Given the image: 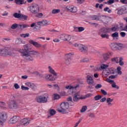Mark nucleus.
Listing matches in <instances>:
<instances>
[{
  "label": "nucleus",
  "mask_w": 127,
  "mask_h": 127,
  "mask_svg": "<svg viewBox=\"0 0 127 127\" xmlns=\"http://www.w3.org/2000/svg\"><path fill=\"white\" fill-rule=\"evenodd\" d=\"M101 92L103 94V95H104V96H107V95L108 94L107 93V92L106 91H105V90H104V89H101Z\"/></svg>",
  "instance_id": "57"
},
{
  "label": "nucleus",
  "mask_w": 127,
  "mask_h": 127,
  "mask_svg": "<svg viewBox=\"0 0 127 127\" xmlns=\"http://www.w3.org/2000/svg\"><path fill=\"white\" fill-rule=\"evenodd\" d=\"M31 49H32V48L31 47L29 44H26L23 47V51H20L21 53L23 54L24 58L28 61H33V56H39L40 55L39 52Z\"/></svg>",
  "instance_id": "1"
},
{
  "label": "nucleus",
  "mask_w": 127,
  "mask_h": 127,
  "mask_svg": "<svg viewBox=\"0 0 127 127\" xmlns=\"http://www.w3.org/2000/svg\"><path fill=\"white\" fill-rule=\"evenodd\" d=\"M15 44H16V45H19V44H25V41L20 38H18L16 39Z\"/></svg>",
  "instance_id": "20"
},
{
  "label": "nucleus",
  "mask_w": 127,
  "mask_h": 127,
  "mask_svg": "<svg viewBox=\"0 0 127 127\" xmlns=\"http://www.w3.org/2000/svg\"><path fill=\"white\" fill-rule=\"evenodd\" d=\"M112 56H113V53L108 52L103 54V59L104 60L107 61L110 57H112Z\"/></svg>",
  "instance_id": "19"
},
{
  "label": "nucleus",
  "mask_w": 127,
  "mask_h": 127,
  "mask_svg": "<svg viewBox=\"0 0 127 127\" xmlns=\"http://www.w3.org/2000/svg\"><path fill=\"white\" fill-rule=\"evenodd\" d=\"M102 88V85L98 84L95 86V89H101Z\"/></svg>",
  "instance_id": "58"
},
{
  "label": "nucleus",
  "mask_w": 127,
  "mask_h": 127,
  "mask_svg": "<svg viewBox=\"0 0 127 127\" xmlns=\"http://www.w3.org/2000/svg\"><path fill=\"white\" fill-rule=\"evenodd\" d=\"M112 62H114L115 63H117V64H119V58H114L112 59Z\"/></svg>",
  "instance_id": "37"
},
{
  "label": "nucleus",
  "mask_w": 127,
  "mask_h": 127,
  "mask_svg": "<svg viewBox=\"0 0 127 127\" xmlns=\"http://www.w3.org/2000/svg\"><path fill=\"white\" fill-rule=\"evenodd\" d=\"M112 37L113 38H115L116 37H119V33L117 32H116L114 33H113L111 35Z\"/></svg>",
  "instance_id": "40"
},
{
  "label": "nucleus",
  "mask_w": 127,
  "mask_h": 127,
  "mask_svg": "<svg viewBox=\"0 0 127 127\" xmlns=\"http://www.w3.org/2000/svg\"><path fill=\"white\" fill-rule=\"evenodd\" d=\"M29 43H30V44H32L36 48H40V47H41V44L32 40H29Z\"/></svg>",
  "instance_id": "16"
},
{
  "label": "nucleus",
  "mask_w": 127,
  "mask_h": 127,
  "mask_svg": "<svg viewBox=\"0 0 127 127\" xmlns=\"http://www.w3.org/2000/svg\"><path fill=\"white\" fill-rule=\"evenodd\" d=\"M27 27H29V25L25 24H19L18 28H20L21 29H24V28H26Z\"/></svg>",
  "instance_id": "28"
},
{
  "label": "nucleus",
  "mask_w": 127,
  "mask_h": 127,
  "mask_svg": "<svg viewBox=\"0 0 127 127\" xmlns=\"http://www.w3.org/2000/svg\"><path fill=\"white\" fill-rule=\"evenodd\" d=\"M114 99H111V98H107L106 99V103L108 104V106L111 107L113 106V104L112 102H113Z\"/></svg>",
  "instance_id": "25"
},
{
  "label": "nucleus",
  "mask_w": 127,
  "mask_h": 127,
  "mask_svg": "<svg viewBox=\"0 0 127 127\" xmlns=\"http://www.w3.org/2000/svg\"><path fill=\"white\" fill-rule=\"evenodd\" d=\"M61 108H58L57 111L62 114H66V111L69 109V103L68 102H63L61 104Z\"/></svg>",
  "instance_id": "4"
},
{
  "label": "nucleus",
  "mask_w": 127,
  "mask_h": 127,
  "mask_svg": "<svg viewBox=\"0 0 127 127\" xmlns=\"http://www.w3.org/2000/svg\"><path fill=\"white\" fill-rule=\"evenodd\" d=\"M77 88H79V85L77 84L76 86H72L70 85H68L67 86L65 87V89H68V93L69 94H70V95H73V91L75 89H77Z\"/></svg>",
  "instance_id": "9"
},
{
  "label": "nucleus",
  "mask_w": 127,
  "mask_h": 127,
  "mask_svg": "<svg viewBox=\"0 0 127 127\" xmlns=\"http://www.w3.org/2000/svg\"><path fill=\"white\" fill-rule=\"evenodd\" d=\"M106 101H107V98L106 97H103L100 100L101 103H104V102H106Z\"/></svg>",
  "instance_id": "62"
},
{
  "label": "nucleus",
  "mask_w": 127,
  "mask_h": 127,
  "mask_svg": "<svg viewBox=\"0 0 127 127\" xmlns=\"http://www.w3.org/2000/svg\"><path fill=\"white\" fill-rule=\"evenodd\" d=\"M86 111H87V107L84 106L82 108V109L80 110V112L81 113H84V112H86Z\"/></svg>",
  "instance_id": "52"
},
{
  "label": "nucleus",
  "mask_w": 127,
  "mask_h": 127,
  "mask_svg": "<svg viewBox=\"0 0 127 127\" xmlns=\"http://www.w3.org/2000/svg\"><path fill=\"white\" fill-rule=\"evenodd\" d=\"M49 96L48 94L45 93L43 95H39L36 97V101L39 104H46L47 103Z\"/></svg>",
  "instance_id": "3"
},
{
  "label": "nucleus",
  "mask_w": 127,
  "mask_h": 127,
  "mask_svg": "<svg viewBox=\"0 0 127 127\" xmlns=\"http://www.w3.org/2000/svg\"><path fill=\"white\" fill-rule=\"evenodd\" d=\"M15 54L10 46H0V55L1 56H13Z\"/></svg>",
  "instance_id": "2"
},
{
  "label": "nucleus",
  "mask_w": 127,
  "mask_h": 127,
  "mask_svg": "<svg viewBox=\"0 0 127 127\" xmlns=\"http://www.w3.org/2000/svg\"><path fill=\"white\" fill-rule=\"evenodd\" d=\"M21 14L15 13L13 14V16L15 18H20Z\"/></svg>",
  "instance_id": "45"
},
{
  "label": "nucleus",
  "mask_w": 127,
  "mask_h": 127,
  "mask_svg": "<svg viewBox=\"0 0 127 127\" xmlns=\"http://www.w3.org/2000/svg\"><path fill=\"white\" fill-rule=\"evenodd\" d=\"M60 38L62 40H64V41H68L71 40V36L67 34H63L60 36Z\"/></svg>",
  "instance_id": "12"
},
{
  "label": "nucleus",
  "mask_w": 127,
  "mask_h": 127,
  "mask_svg": "<svg viewBox=\"0 0 127 127\" xmlns=\"http://www.w3.org/2000/svg\"><path fill=\"white\" fill-rule=\"evenodd\" d=\"M110 29H111L110 28H102L100 29L99 32V35H101V34H104V33L110 32V31H111Z\"/></svg>",
  "instance_id": "14"
},
{
  "label": "nucleus",
  "mask_w": 127,
  "mask_h": 127,
  "mask_svg": "<svg viewBox=\"0 0 127 127\" xmlns=\"http://www.w3.org/2000/svg\"><path fill=\"white\" fill-rule=\"evenodd\" d=\"M110 47L112 50H117V43L111 44Z\"/></svg>",
  "instance_id": "31"
},
{
  "label": "nucleus",
  "mask_w": 127,
  "mask_h": 127,
  "mask_svg": "<svg viewBox=\"0 0 127 127\" xmlns=\"http://www.w3.org/2000/svg\"><path fill=\"white\" fill-rule=\"evenodd\" d=\"M39 5L37 4H33L28 8V10L33 14H36L39 12Z\"/></svg>",
  "instance_id": "5"
},
{
  "label": "nucleus",
  "mask_w": 127,
  "mask_h": 127,
  "mask_svg": "<svg viewBox=\"0 0 127 127\" xmlns=\"http://www.w3.org/2000/svg\"><path fill=\"white\" fill-rule=\"evenodd\" d=\"M125 12V8H122L121 9H119L117 12L118 14H120L121 15L124 14V12Z\"/></svg>",
  "instance_id": "33"
},
{
  "label": "nucleus",
  "mask_w": 127,
  "mask_h": 127,
  "mask_svg": "<svg viewBox=\"0 0 127 127\" xmlns=\"http://www.w3.org/2000/svg\"><path fill=\"white\" fill-rule=\"evenodd\" d=\"M8 108L9 109H16L17 108V103L14 100H11L8 103Z\"/></svg>",
  "instance_id": "10"
},
{
  "label": "nucleus",
  "mask_w": 127,
  "mask_h": 127,
  "mask_svg": "<svg viewBox=\"0 0 127 127\" xmlns=\"http://www.w3.org/2000/svg\"><path fill=\"white\" fill-rule=\"evenodd\" d=\"M30 122V119L25 118L22 119L20 122V124L21 125V126H24L25 127H26L28 125H29V122Z\"/></svg>",
  "instance_id": "13"
},
{
  "label": "nucleus",
  "mask_w": 127,
  "mask_h": 127,
  "mask_svg": "<svg viewBox=\"0 0 127 127\" xmlns=\"http://www.w3.org/2000/svg\"><path fill=\"white\" fill-rule=\"evenodd\" d=\"M10 39L8 38H4L2 39V41H4V42H6V41H9Z\"/></svg>",
  "instance_id": "59"
},
{
  "label": "nucleus",
  "mask_w": 127,
  "mask_h": 127,
  "mask_svg": "<svg viewBox=\"0 0 127 127\" xmlns=\"http://www.w3.org/2000/svg\"><path fill=\"white\" fill-rule=\"evenodd\" d=\"M110 79H116V78H118V74L113 75L109 76Z\"/></svg>",
  "instance_id": "56"
},
{
  "label": "nucleus",
  "mask_w": 127,
  "mask_h": 127,
  "mask_svg": "<svg viewBox=\"0 0 127 127\" xmlns=\"http://www.w3.org/2000/svg\"><path fill=\"white\" fill-rule=\"evenodd\" d=\"M109 71L110 74H115V69L113 68L109 69Z\"/></svg>",
  "instance_id": "54"
},
{
  "label": "nucleus",
  "mask_w": 127,
  "mask_h": 127,
  "mask_svg": "<svg viewBox=\"0 0 127 127\" xmlns=\"http://www.w3.org/2000/svg\"><path fill=\"white\" fill-rule=\"evenodd\" d=\"M116 46H117V50L123 49V48L125 47V45H124V44L120 43H117Z\"/></svg>",
  "instance_id": "26"
},
{
  "label": "nucleus",
  "mask_w": 127,
  "mask_h": 127,
  "mask_svg": "<svg viewBox=\"0 0 127 127\" xmlns=\"http://www.w3.org/2000/svg\"><path fill=\"white\" fill-rule=\"evenodd\" d=\"M56 114V111L54 109H52L51 111H50V115L51 116H54Z\"/></svg>",
  "instance_id": "46"
},
{
  "label": "nucleus",
  "mask_w": 127,
  "mask_h": 127,
  "mask_svg": "<svg viewBox=\"0 0 127 127\" xmlns=\"http://www.w3.org/2000/svg\"><path fill=\"white\" fill-rule=\"evenodd\" d=\"M20 119V118L19 116H14L10 120V123L11 124H15L17 123Z\"/></svg>",
  "instance_id": "17"
},
{
  "label": "nucleus",
  "mask_w": 127,
  "mask_h": 127,
  "mask_svg": "<svg viewBox=\"0 0 127 127\" xmlns=\"http://www.w3.org/2000/svg\"><path fill=\"white\" fill-rule=\"evenodd\" d=\"M110 29V31H117V27H113L112 28Z\"/></svg>",
  "instance_id": "63"
},
{
  "label": "nucleus",
  "mask_w": 127,
  "mask_h": 127,
  "mask_svg": "<svg viewBox=\"0 0 127 127\" xmlns=\"http://www.w3.org/2000/svg\"><path fill=\"white\" fill-rule=\"evenodd\" d=\"M123 60H124V59H123V58H120L118 63L119 64V65H120V66H123L124 64H125Z\"/></svg>",
  "instance_id": "36"
},
{
  "label": "nucleus",
  "mask_w": 127,
  "mask_h": 127,
  "mask_svg": "<svg viewBox=\"0 0 127 127\" xmlns=\"http://www.w3.org/2000/svg\"><path fill=\"white\" fill-rule=\"evenodd\" d=\"M120 1L123 4H127V0H121Z\"/></svg>",
  "instance_id": "61"
},
{
  "label": "nucleus",
  "mask_w": 127,
  "mask_h": 127,
  "mask_svg": "<svg viewBox=\"0 0 127 127\" xmlns=\"http://www.w3.org/2000/svg\"><path fill=\"white\" fill-rule=\"evenodd\" d=\"M20 19H22L23 20H26L27 19V16L21 14L20 16Z\"/></svg>",
  "instance_id": "35"
},
{
  "label": "nucleus",
  "mask_w": 127,
  "mask_h": 127,
  "mask_svg": "<svg viewBox=\"0 0 127 127\" xmlns=\"http://www.w3.org/2000/svg\"><path fill=\"white\" fill-rule=\"evenodd\" d=\"M30 36V34L29 33H26V34H21L20 36L22 38H26V37H29Z\"/></svg>",
  "instance_id": "32"
},
{
  "label": "nucleus",
  "mask_w": 127,
  "mask_h": 127,
  "mask_svg": "<svg viewBox=\"0 0 127 127\" xmlns=\"http://www.w3.org/2000/svg\"><path fill=\"white\" fill-rule=\"evenodd\" d=\"M91 96H92V94L88 93L87 95L81 96L80 93L77 92L74 95L73 100L74 102H78L79 100H84V99L91 97Z\"/></svg>",
  "instance_id": "6"
},
{
  "label": "nucleus",
  "mask_w": 127,
  "mask_h": 127,
  "mask_svg": "<svg viewBox=\"0 0 127 127\" xmlns=\"http://www.w3.org/2000/svg\"><path fill=\"white\" fill-rule=\"evenodd\" d=\"M110 71H109V69L108 70H104L103 72V75H106V76H109V75H110Z\"/></svg>",
  "instance_id": "47"
},
{
  "label": "nucleus",
  "mask_w": 127,
  "mask_h": 127,
  "mask_svg": "<svg viewBox=\"0 0 127 127\" xmlns=\"http://www.w3.org/2000/svg\"><path fill=\"white\" fill-rule=\"evenodd\" d=\"M48 71L50 73H51V74H53V75H54V76H57V73H56V72H55V70L53 69L51 66H48Z\"/></svg>",
  "instance_id": "24"
},
{
  "label": "nucleus",
  "mask_w": 127,
  "mask_h": 127,
  "mask_svg": "<svg viewBox=\"0 0 127 127\" xmlns=\"http://www.w3.org/2000/svg\"><path fill=\"white\" fill-rule=\"evenodd\" d=\"M108 2L109 3V4H112V3L115 2V0H109L108 1Z\"/></svg>",
  "instance_id": "64"
},
{
  "label": "nucleus",
  "mask_w": 127,
  "mask_h": 127,
  "mask_svg": "<svg viewBox=\"0 0 127 127\" xmlns=\"http://www.w3.org/2000/svg\"><path fill=\"white\" fill-rule=\"evenodd\" d=\"M109 67V65L108 64H102L101 65V68L104 70V69H106V68H108Z\"/></svg>",
  "instance_id": "50"
},
{
  "label": "nucleus",
  "mask_w": 127,
  "mask_h": 127,
  "mask_svg": "<svg viewBox=\"0 0 127 127\" xmlns=\"http://www.w3.org/2000/svg\"><path fill=\"white\" fill-rule=\"evenodd\" d=\"M45 79L47 81H55L56 79L51 74H47L45 76Z\"/></svg>",
  "instance_id": "21"
},
{
  "label": "nucleus",
  "mask_w": 127,
  "mask_h": 127,
  "mask_svg": "<svg viewBox=\"0 0 127 127\" xmlns=\"http://www.w3.org/2000/svg\"><path fill=\"white\" fill-rule=\"evenodd\" d=\"M59 12H60V9H54L52 10V13H53V14H56V13H59Z\"/></svg>",
  "instance_id": "38"
},
{
  "label": "nucleus",
  "mask_w": 127,
  "mask_h": 127,
  "mask_svg": "<svg viewBox=\"0 0 127 127\" xmlns=\"http://www.w3.org/2000/svg\"><path fill=\"white\" fill-rule=\"evenodd\" d=\"M117 71H118V74H119V75H122V74H123V72H122V67H121V66H118L117 68Z\"/></svg>",
  "instance_id": "39"
},
{
  "label": "nucleus",
  "mask_w": 127,
  "mask_h": 127,
  "mask_svg": "<svg viewBox=\"0 0 127 127\" xmlns=\"http://www.w3.org/2000/svg\"><path fill=\"white\" fill-rule=\"evenodd\" d=\"M112 86L113 87V88H116V89H119L120 88L119 86L117 85L115 82H113L112 84Z\"/></svg>",
  "instance_id": "53"
},
{
  "label": "nucleus",
  "mask_w": 127,
  "mask_h": 127,
  "mask_svg": "<svg viewBox=\"0 0 127 127\" xmlns=\"http://www.w3.org/2000/svg\"><path fill=\"white\" fill-rule=\"evenodd\" d=\"M53 97L54 100H58V99H60V95L57 94H55L54 95H53Z\"/></svg>",
  "instance_id": "42"
},
{
  "label": "nucleus",
  "mask_w": 127,
  "mask_h": 127,
  "mask_svg": "<svg viewBox=\"0 0 127 127\" xmlns=\"http://www.w3.org/2000/svg\"><path fill=\"white\" fill-rule=\"evenodd\" d=\"M7 119V115L4 113H1L0 114V125L2 126L3 123L6 121Z\"/></svg>",
  "instance_id": "7"
},
{
  "label": "nucleus",
  "mask_w": 127,
  "mask_h": 127,
  "mask_svg": "<svg viewBox=\"0 0 127 127\" xmlns=\"http://www.w3.org/2000/svg\"><path fill=\"white\" fill-rule=\"evenodd\" d=\"M88 61H89V59L88 58H84L81 60V62H88Z\"/></svg>",
  "instance_id": "60"
},
{
  "label": "nucleus",
  "mask_w": 127,
  "mask_h": 127,
  "mask_svg": "<svg viewBox=\"0 0 127 127\" xmlns=\"http://www.w3.org/2000/svg\"><path fill=\"white\" fill-rule=\"evenodd\" d=\"M69 44H70L71 45H72V46H74V47H80V45L77 43L73 44L72 42H69Z\"/></svg>",
  "instance_id": "48"
},
{
  "label": "nucleus",
  "mask_w": 127,
  "mask_h": 127,
  "mask_svg": "<svg viewBox=\"0 0 127 127\" xmlns=\"http://www.w3.org/2000/svg\"><path fill=\"white\" fill-rule=\"evenodd\" d=\"M37 24L38 25H41L42 26H47L50 24V22L47 21V20H43L41 21H38L37 22Z\"/></svg>",
  "instance_id": "15"
},
{
  "label": "nucleus",
  "mask_w": 127,
  "mask_h": 127,
  "mask_svg": "<svg viewBox=\"0 0 127 127\" xmlns=\"http://www.w3.org/2000/svg\"><path fill=\"white\" fill-rule=\"evenodd\" d=\"M79 50L81 52L86 53L88 51V48L83 45H79Z\"/></svg>",
  "instance_id": "18"
},
{
  "label": "nucleus",
  "mask_w": 127,
  "mask_h": 127,
  "mask_svg": "<svg viewBox=\"0 0 127 127\" xmlns=\"http://www.w3.org/2000/svg\"><path fill=\"white\" fill-rule=\"evenodd\" d=\"M66 9L70 11V12H72V13H75L78 11V9H77V7L74 6L73 5H67L66 7Z\"/></svg>",
  "instance_id": "8"
},
{
  "label": "nucleus",
  "mask_w": 127,
  "mask_h": 127,
  "mask_svg": "<svg viewBox=\"0 0 127 127\" xmlns=\"http://www.w3.org/2000/svg\"><path fill=\"white\" fill-rule=\"evenodd\" d=\"M74 30L75 32H82L85 30V28L83 27H75Z\"/></svg>",
  "instance_id": "23"
},
{
  "label": "nucleus",
  "mask_w": 127,
  "mask_h": 127,
  "mask_svg": "<svg viewBox=\"0 0 127 127\" xmlns=\"http://www.w3.org/2000/svg\"><path fill=\"white\" fill-rule=\"evenodd\" d=\"M73 55H74V53H70L69 54H67L65 55V58L67 59H72V57H73Z\"/></svg>",
  "instance_id": "30"
},
{
  "label": "nucleus",
  "mask_w": 127,
  "mask_h": 127,
  "mask_svg": "<svg viewBox=\"0 0 127 127\" xmlns=\"http://www.w3.org/2000/svg\"><path fill=\"white\" fill-rule=\"evenodd\" d=\"M102 38H109V35L107 34H101V35H99Z\"/></svg>",
  "instance_id": "49"
},
{
  "label": "nucleus",
  "mask_w": 127,
  "mask_h": 127,
  "mask_svg": "<svg viewBox=\"0 0 127 127\" xmlns=\"http://www.w3.org/2000/svg\"><path fill=\"white\" fill-rule=\"evenodd\" d=\"M17 27H18V25L17 24H13L11 27L12 29H15Z\"/></svg>",
  "instance_id": "51"
},
{
  "label": "nucleus",
  "mask_w": 127,
  "mask_h": 127,
  "mask_svg": "<svg viewBox=\"0 0 127 127\" xmlns=\"http://www.w3.org/2000/svg\"><path fill=\"white\" fill-rule=\"evenodd\" d=\"M102 99V96L100 95H96L94 97V100L95 101H99V100H101Z\"/></svg>",
  "instance_id": "41"
},
{
  "label": "nucleus",
  "mask_w": 127,
  "mask_h": 127,
  "mask_svg": "<svg viewBox=\"0 0 127 127\" xmlns=\"http://www.w3.org/2000/svg\"><path fill=\"white\" fill-rule=\"evenodd\" d=\"M21 89L22 90H23V91H26V90H29V88L27 87H25L23 85L21 86Z\"/></svg>",
  "instance_id": "55"
},
{
  "label": "nucleus",
  "mask_w": 127,
  "mask_h": 127,
  "mask_svg": "<svg viewBox=\"0 0 127 127\" xmlns=\"http://www.w3.org/2000/svg\"><path fill=\"white\" fill-rule=\"evenodd\" d=\"M86 81L87 84L89 85H93V84H94V79H93V75L88 74L86 76Z\"/></svg>",
  "instance_id": "11"
},
{
  "label": "nucleus",
  "mask_w": 127,
  "mask_h": 127,
  "mask_svg": "<svg viewBox=\"0 0 127 127\" xmlns=\"http://www.w3.org/2000/svg\"><path fill=\"white\" fill-rule=\"evenodd\" d=\"M104 11H105V12H108V13H112V10L110 9L109 7H106L104 8Z\"/></svg>",
  "instance_id": "34"
},
{
  "label": "nucleus",
  "mask_w": 127,
  "mask_h": 127,
  "mask_svg": "<svg viewBox=\"0 0 127 127\" xmlns=\"http://www.w3.org/2000/svg\"><path fill=\"white\" fill-rule=\"evenodd\" d=\"M14 2L16 3V4L22 5V4L24 3V0H14Z\"/></svg>",
  "instance_id": "27"
},
{
  "label": "nucleus",
  "mask_w": 127,
  "mask_h": 127,
  "mask_svg": "<svg viewBox=\"0 0 127 127\" xmlns=\"http://www.w3.org/2000/svg\"><path fill=\"white\" fill-rule=\"evenodd\" d=\"M65 63L66 64V65H70V64H71V59H67L65 58Z\"/></svg>",
  "instance_id": "44"
},
{
  "label": "nucleus",
  "mask_w": 127,
  "mask_h": 127,
  "mask_svg": "<svg viewBox=\"0 0 127 127\" xmlns=\"http://www.w3.org/2000/svg\"><path fill=\"white\" fill-rule=\"evenodd\" d=\"M107 18H108V17L106 16L99 15V20H100L101 21H106Z\"/></svg>",
  "instance_id": "29"
},
{
  "label": "nucleus",
  "mask_w": 127,
  "mask_h": 127,
  "mask_svg": "<svg viewBox=\"0 0 127 127\" xmlns=\"http://www.w3.org/2000/svg\"><path fill=\"white\" fill-rule=\"evenodd\" d=\"M91 18L93 20H99V15H92L91 17Z\"/></svg>",
  "instance_id": "43"
},
{
  "label": "nucleus",
  "mask_w": 127,
  "mask_h": 127,
  "mask_svg": "<svg viewBox=\"0 0 127 127\" xmlns=\"http://www.w3.org/2000/svg\"><path fill=\"white\" fill-rule=\"evenodd\" d=\"M26 86H27V87H29V88H31L32 90H35V85L31 82H26L25 83Z\"/></svg>",
  "instance_id": "22"
}]
</instances>
